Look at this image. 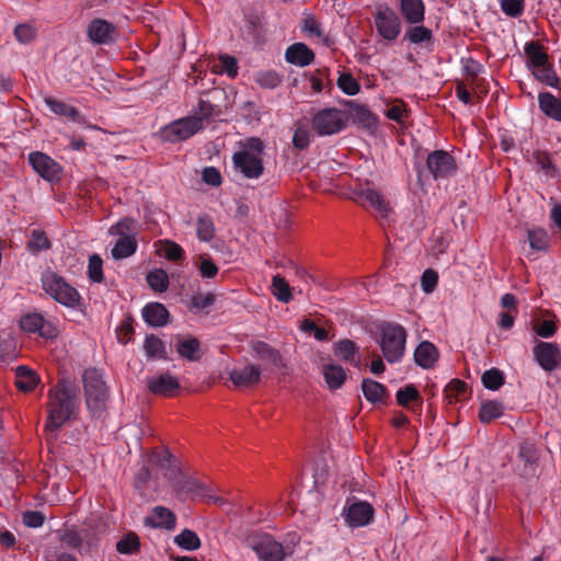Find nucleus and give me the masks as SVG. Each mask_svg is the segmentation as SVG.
Listing matches in <instances>:
<instances>
[{"mask_svg": "<svg viewBox=\"0 0 561 561\" xmlns=\"http://www.w3.org/2000/svg\"><path fill=\"white\" fill-rule=\"evenodd\" d=\"M46 403L45 430L59 431L65 424L78 417L80 410L79 388L70 379L62 378L49 389Z\"/></svg>", "mask_w": 561, "mask_h": 561, "instance_id": "1", "label": "nucleus"}, {"mask_svg": "<svg viewBox=\"0 0 561 561\" xmlns=\"http://www.w3.org/2000/svg\"><path fill=\"white\" fill-rule=\"evenodd\" d=\"M407 341L405 329L397 323L386 322L380 327L379 345L388 363L401 360Z\"/></svg>", "mask_w": 561, "mask_h": 561, "instance_id": "2", "label": "nucleus"}, {"mask_svg": "<svg viewBox=\"0 0 561 561\" xmlns=\"http://www.w3.org/2000/svg\"><path fill=\"white\" fill-rule=\"evenodd\" d=\"M82 382L88 409L93 413L102 412L108 399V389L101 371L96 368L85 369Z\"/></svg>", "mask_w": 561, "mask_h": 561, "instance_id": "3", "label": "nucleus"}, {"mask_svg": "<svg viewBox=\"0 0 561 561\" xmlns=\"http://www.w3.org/2000/svg\"><path fill=\"white\" fill-rule=\"evenodd\" d=\"M42 286L45 293L57 302L72 309L80 306L79 291L60 275L54 272L45 273L42 276Z\"/></svg>", "mask_w": 561, "mask_h": 561, "instance_id": "4", "label": "nucleus"}, {"mask_svg": "<svg viewBox=\"0 0 561 561\" xmlns=\"http://www.w3.org/2000/svg\"><path fill=\"white\" fill-rule=\"evenodd\" d=\"M348 116L342 110L329 107L318 111L311 121L312 129L319 136L339 134L346 128Z\"/></svg>", "mask_w": 561, "mask_h": 561, "instance_id": "5", "label": "nucleus"}, {"mask_svg": "<svg viewBox=\"0 0 561 561\" xmlns=\"http://www.w3.org/2000/svg\"><path fill=\"white\" fill-rule=\"evenodd\" d=\"M245 543L256 553L260 561H283L285 559L283 545L270 534H252L247 537Z\"/></svg>", "mask_w": 561, "mask_h": 561, "instance_id": "6", "label": "nucleus"}, {"mask_svg": "<svg viewBox=\"0 0 561 561\" xmlns=\"http://www.w3.org/2000/svg\"><path fill=\"white\" fill-rule=\"evenodd\" d=\"M203 127L201 118L187 116L176 119L160 130L163 141L176 144L194 136Z\"/></svg>", "mask_w": 561, "mask_h": 561, "instance_id": "7", "label": "nucleus"}, {"mask_svg": "<svg viewBox=\"0 0 561 561\" xmlns=\"http://www.w3.org/2000/svg\"><path fill=\"white\" fill-rule=\"evenodd\" d=\"M457 170L455 158L446 150H434L426 158V171L435 181L448 180L456 175Z\"/></svg>", "mask_w": 561, "mask_h": 561, "instance_id": "8", "label": "nucleus"}, {"mask_svg": "<svg viewBox=\"0 0 561 561\" xmlns=\"http://www.w3.org/2000/svg\"><path fill=\"white\" fill-rule=\"evenodd\" d=\"M539 461V449L529 440H523L518 445L514 472L520 478L531 479L536 476Z\"/></svg>", "mask_w": 561, "mask_h": 561, "instance_id": "9", "label": "nucleus"}, {"mask_svg": "<svg viewBox=\"0 0 561 561\" xmlns=\"http://www.w3.org/2000/svg\"><path fill=\"white\" fill-rule=\"evenodd\" d=\"M374 22L378 34L388 42H393L401 33L402 23L393 9L383 4L374 13Z\"/></svg>", "mask_w": 561, "mask_h": 561, "instance_id": "10", "label": "nucleus"}, {"mask_svg": "<svg viewBox=\"0 0 561 561\" xmlns=\"http://www.w3.org/2000/svg\"><path fill=\"white\" fill-rule=\"evenodd\" d=\"M20 329L28 335L51 340L58 335L57 327L37 311L26 312L19 320Z\"/></svg>", "mask_w": 561, "mask_h": 561, "instance_id": "11", "label": "nucleus"}, {"mask_svg": "<svg viewBox=\"0 0 561 561\" xmlns=\"http://www.w3.org/2000/svg\"><path fill=\"white\" fill-rule=\"evenodd\" d=\"M348 527L357 528L369 525L375 515L374 507L365 501H347L342 513Z\"/></svg>", "mask_w": 561, "mask_h": 561, "instance_id": "12", "label": "nucleus"}, {"mask_svg": "<svg viewBox=\"0 0 561 561\" xmlns=\"http://www.w3.org/2000/svg\"><path fill=\"white\" fill-rule=\"evenodd\" d=\"M28 163L33 170L48 182H57L61 178L60 165L46 153L34 151L28 154Z\"/></svg>", "mask_w": 561, "mask_h": 561, "instance_id": "13", "label": "nucleus"}, {"mask_svg": "<svg viewBox=\"0 0 561 561\" xmlns=\"http://www.w3.org/2000/svg\"><path fill=\"white\" fill-rule=\"evenodd\" d=\"M533 353L538 365L546 371H552L561 365V351L556 343L538 342Z\"/></svg>", "mask_w": 561, "mask_h": 561, "instance_id": "14", "label": "nucleus"}, {"mask_svg": "<svg viewBox=\"0 0 561 561\" xmlns=\"http://www.w3.org/2000/svg\"><path fill=\"white\" fill-rule=\"evenodd\" d=\"M236 170L248 179H257L264 172L262 158L248 151H237L232 157Z\"/></svg>", "mask_w": 561, "mask_h": 561, "instance_id": "15", "label": "nucleus"}, {"mask_svg": "<svg viewBox=\"0 0 561 561\" xmlns=\"http://www.w3.org/2000/svg\"><path fill=\"white\" fill-rule=\"evenodd\" d=\"M87 35L93 44L111 45L115 42L116 27L106 20L94 19L87 27Z\"/></svg>", "mask_w": 561, "mask_h": 561, "instance_id": "16", "label": "nucleus"}, {"mask_svg": "<svg viewBox=\"0 0 561 561\" xmlns=\"http://www.w3.org/2000/svg\"><path fill=\"white\" fill-rule=\"evenodd\" d=\"M262 370L257 365H247L242 368H234L229 377L237 388H251L261 380Z\"/></svg>", "mask_w": 561, "mask_h": 561, "instance_id": "17", "label": "nucleus"}, {"mask_svg": "<svg viewBox=\"0 0 561 561\" xmlns=\"http://www.w3.org/2000/svg\"><path fill=\"white\" fill-rule=\"evenodd\" d=\"M165 476L172 482V486L179 495H197L205 489L201 481L183 477L175 469H170Z\"/></svg>", "mask_w": 561, "mask_h": 561, "instance_id": "18", "label": "nucleus"}, {"mask_svg": "<svg viewBox=\"0 0 561 561\" xmlns=\"http://www.w3.org/2000/svg\"><path fill=\"white\" fill-rule=\"evenodd\" d=\"M399 12L408 24H421L425 20L423 0H399Z\"/></svg>", "mask_w": 561, "mask_h": 561, "instance_id": "19", "label": "nucleus"}, {"mask_svg": "<svg viewBox=\"0 0 561 561\" xmlns=\"http://www.w3.org/2000/svg\"><path fill=\"white\" fill-rule=\"evenodd\" d=\"M149 390L162 397H173L180 389V383L176 378L170 374H162L158 377L150 378L148 380Z\"/></svg>", "mask_w": 561, "mask_h": 561, "instance_id": "20", "label": "nucleus"}, {"mask_svg": "<svg viewBox=\"0 0 561 561\" xmlns=\"http://www.w3.org/2000/svg\"><path fill=\"white\" fill-rule=\"evenodd\" d=\"M404 41L414 44V45H423L428 50H432L434 45V35L431 28L421 24H410L407 28Z\"/></svg>", "mask_w": 561, "mask_h": 561, "instance_id": "21", "label": "nucleus"}, {"mask_svg": "<svg viewBox=\"0 0 561 561\" xmlns=\"http://www.w3.org/2000/svg\"><path fill=\"white\" fill-rule=\"evenodd\" d=\"M285 59L288 64L306 67L314 60V53L304 43H295L287 47Z\"/></svg>", "mask_w": 561, "mask_h": 561, "instance_id": "22", "label": "nucleus"}, {"mask_svg": "<svg viewBox=\"0 0 561 561\" xmlns=\"http://www.w3.org/2000/svg\"><path fill=\"white\" fill-rule=\"evenodd\" d=\"M141 313L145 322L153 328L164 327L170 318L168 309L160 302L147 304Z\"/></svg>", "mask_w": 561, "mask_h": 561, "instance_id": "23", "label": "nucleus"}, {"mask_svg": "<svg viewBox=\"0 0 561 561\" xmlns=\"http://www.w3.org/2000/svg\"><path fill=\"white\" fill-rule=\"evenodd\" d=\"M356 201L363 206H370L381 217H386L389 211L388 203L385 201L382 195L373 188L360 191L357 194Z\"/></svg>", "mask_w": 561, "mask_h": 561, "instance_id": "24", "label": "nucleus"}, {"mask_svg": "<svg viewBox=\"0 0 561 561\" xmlns=\"http://www.w3.org/2000/svg\"><path fill=\"white\" fill-rule=\"evenodd\" d=\"M539 110L550 119L561 123V99L545 91L538 94Z\"/></svg>", "mask_w": 561, "mask_h": 561, "instance_id": "25", "label": "nucleus"}, {"mask_svg": "<svg viewBox=\"0 0 561 561\" xmlns=\"http://www.w3.org/2000/svg\"><path fill=\"white\" fill-rule=\"evenodd\" d=\"M524 51L527 56L526 67L531 71L549 62V56L539 42H527Z\"/></svg>", "mask_w": 561, "mask_h": 561, "instance_id": "26", "label": "nucleus"}, {"mask_svg": "<svg viewBox=\"0 0 561 561\" xmlns=\"http://www.w3.org/2000/svg\"><path fill=\"white\" fill-rule=\"evenodd\" d=\"M252 351L254 356L265 362L266 365L275 368L282 367L284 365L280 353L263 341L253 342Z\"/></svg>", "mask_w": 561, "mask_h": 561, "instance_id": "27", "label": "nucleus"}, {"mask_svg": "<svg viewBox=\"0 0 561 561\" xmlns=\"http://www.w3.org/2000/svg\"><path fill=\"white\" fill-rule=\"evenodd\" d=\"M175 524V514L163 506L153 507L152 514L146 518V525L154 528L173 529Z\"/></svg>", "mask_w": 561, "mask_h": 561, "instance_id": "28", "label": "nucleus"}, {"mask_svg": "<svg viewBox=\"0 0 561 561\" xmlns=\"http://www.w3.org/2000/svg\"><path fill=\"white\" fill-rule=\"evenodd\" d=\"M438 359V351L436 346L428 342H421L414 351V360L422 368L428 369Z\"/></svg>", "mask_w": 561, "mask_h": 561, "instance_id": "29", "label": "nucleus"}, {"mask_svg": "<svg viewBox=\"0 0 561 561\" xmlns=\"http://www.w3.org/2000/svg\"><path fill=\"white\" fill-rule=\"evenodd\" d=\"M138 241L135 236L118 237L111 250L114 260L127 259L136 253Z\"/></svg>", "mask_w": 561, "mask_h": 561, "instance_id": "30", "label": "nucleus"}, {"mask_svg": "<svg viewBox=\"0 0 561 561\" xmlns=\"http://www.w3.org/2000/svg\"><path fill=\"white\" fill-rule=\"evenodd\" d=\"M535 170L542 173L546 179H556L560 172L552 161V158L547 151H535L533 154Z\"/></svg>", "mask_w": 561, "mask_h": 561, "instance_id": "31", "label": "nucleus"}, {"mask_svg": "<svg viewBox=\"0 0 561 561\" xmlns=\"http://www.w3.org/2000/svg\"><path fill=\"white\" fill-rule=\"evenodd\" d=\"M176 352L190 362H197L203 356L201 342L192 336L180 340L176 343Z\"/></svg>", "mask_w": 561, "mask_h": 561, "instance_id": "32", "label": "nucleus"}, {"mask_svg": "<svg viewBox=\"0 0 561 561\" xmlns=\"http://www.w3.org/2000/svg\"><path fill=\"white\" fill-rule=\"evenodd\" d=\"M144 351L151 360L168 359L165 343L154 334L146 335Z\"/></svg>", "mask_w": 561, "mask_h": 561, "instance_id": "33", "label": "nucleus"}, {"mask_svg": "<svg viewBox=\"0 0 561 561\" xmlns=\"http://www.w3.org/2000/svg\"><path fill=\"white\" fill-rule=\"evenodd\" d=\"M39 381L36 373L26 366H19L15 370V386L19 390L30 392L35 389Z\"/></svg>", "mask_w": 561, "mask_h": 561, "instance_id": "34", "label": "nucleus"}, {"mask_svg": "<svg viewBox=\"0 0 561 561\" xmlns=\"http://www.w3.org/2000/svg\"><path fill=\"white\" fill-rule=\"evenodd\" d=\"M323 377L330 390L340 389L346 380L344 368L336 364H328L323 366Z\"/></svg>", "mask_w": 561, "mask_h": 561, "instance_id": "35", "label": "nucleus"}, {"mask_svg": "<svg viewBox=\"0 0 561 561\" xmlns=\"http://www.w3.org/2000/svg\"><path fill=\"white\" fill-rule=\"evenodd\" d=\"M531 73L535 79L542 84L561 90V81L550 62H547L545 66L533 70Z\"/></svg>", "mask_w": 561, "mask_h": 561, "instance_id": "36", "label": "nucleus"}, {"mask_svg": "<svg viewBox=\"0 0 561 561\" xmlns=\"http://www.w3.org/2000/svg\"><path fill=\"white\" fill-rule=\"evenodd\" d=\"M45 103L48 108L58 116L67 117L72 122H77L80 117V113L75 106L69 105L62 101L56 100L54 98H46Z\"/></svg>", "mask_w": 561, "mask_h": 561, "instance_id": "37", "label": "nucleus"}, {"mask_svg": "<svg viewBox=\"0 0 561 561\" xmlns=\"http://www.w3.org/2000/svg\"><path fill=\"white\" fill-rule=\"evenodd\" d=\"M362 390L366 400L371 403L381 402L387 392V388L382 383L371 379L363 380Z\"/></svg>", "mask_w": 561, "mask_h": 561, "instance_id": "38", "label": "nucleus"}, {"mask_svg": "<svg viewBox=\"0 0 561 561\" xmlns=\"http://www.w3.org/2000/svg\"><path fill=\"white\" fill-rule=\"evenodd\" d=\"M51 242L47 238L45 231L34 229L31 232V238L26 243V249L33 255H37L42 251L50 249Z\"/></svg>", "mask_w": 561, "mask_h": 561, "instance_id": "39", "label": "nucleus"}, {"mask_svg": "<svg viewBox=\"0 0 561 561\" xmlns=\"http://www.w3.org/2000/svg\"><path fill=\"white\" fill-rule=\"evenodd\" d=\"M504 405L500 401L483 402L479 410V420L486 424L503 415Z\"/></svg>", "mask_w": 561, "mask_h": 561, "instance_id": "40", "label": "nucleus"}, {"mask_svg": "<svg viewBox=\"0 0 561 561\" xmlns=\"http://www.w3.org/2000/svg\"><path fill=\"white\" fill-rule=\"evenodd\" d=\"M530 247L537 251H546L550 247V238L545 228L535 227L527 231Z\"/></svg>", "mask_w": 561, "mask_h": 561, "instance_id": "41", "label": "nucleus"}, {"mask_svg": "<svg viewBox=\"0 0 561 561\" xmlns=\"http://www.w3.org/2000/svg\"><path fill=\"white\" fill-rule=\"evenodd\" d=\"M396 399L398 404L404 408H408L412 402H417L420 405L423 403L419 390L412 383L401 387L396 393Z\"/></svg>", "mask_w": 561, "mask_h": 561, "instance_id": "42", "label": "nucleus"}, {"mask_svg": "<svg viewBox=\"0 0 561 561\" xmlns=\"http://www.w3.org/2000/svg\"><path fill=\"white\" fill-rule=\"evenodd\" d=\"M357 353V346L356 344L348 340H340L336 342L334 347V354L343 359L344 362H348L351 364L357 365V362L355 360V355Z\"/></svg>", "mask_w": 561, "mask_h": 561, "instance_id": "43", "label": "nucleus"}, {"mask_svg": "<svg viewBox=\"0 0 561 561\" xmlns=\"http://www.w3.org/2000/svg\"><path fill=\"white\" fill-rule=\"evenodd\" d=\"M196 234L198 240L209 242L215 237V225L210 216L203 215L196 221Z\"/></svg>", "mask_w": 561, "mask_h": 561, "instance_id": "44", "label": "nucleus"}, {"mask_svg": "<svg viewBox=\"0 0 561 561\" xmlns=\"http://www.w3.org/2000/svg\"><path fill=\"white\" fill-rule=\"evenodd\" d=\"M147 283L157 293H164L169 287V276L162 268H156L147 274Z\"/></svg>", "mask_w": 561, "mask_h": 561, "instance_id": "45", "label": "nucleus"}, {"mask_svg": "<svg viewBox=\"0 0 561 561\" xmlns=\"http://www.w3.org/2000/svg\"><path fill=\"white\" fill-rule=\"evenodd\" d=\"M273 295L280 302H289L293 299L291 288L284 277L275 275L272 278Z\"/></svg>", "mask_w": 561, "mask_h": 561, "instance_id": "46", "label": "nucleus"}, {"mask_svg": "<svg viewBox=\"0 0 561 561\" xmlns=\"http://www.w3.org/2000/svg\"><path fill=\"white\" fill-rule=\"evenodd\" d=\"M174 542L182 549L187 551L197 550L201 547V539L197 534L191 529H183L175 536Z\"/></svg>", "mask_w": 561, "mask_h": 561, "instance_id": "47", "label": "nucleus"}, {"mask_svg": "<svg viewBox=\"0 0 561 561\" xmlns=\"http://www.w3.org/2000/svg\"><path fill=\"white\" fill-rule=\"evenodd\" d=\"M445 397L448 399L449 403L455 401H461L466 398L468 392V385L460 379H453L445 387Z\"/></svg>", "mask_w": 561, "mask_h": 561, "instance_id": "48", "label": "nucleus"}, {"mask_svg": "<svg viewBox=\"0 0 561 561\" xmlns=\"http://www.w3.org/2000/svg\"><path fill=\"white\" fill-rule=\"evenodd\" d=\"M481 381L484 388L495 391L504 385L505 376L502 370L493 367L483 373Z\"/></svg>", "mask_w": 561, "mask_h": 561, "instance_id": "49", "label": "nucleus"}, {"mask_svg": "<svg viewBox=\"0 0 561 561\" xmlns=\"http://www.w3.org/2000/svg\"><path fill=\"white\" fill-rule=\"evenodd\" d=\"M140 549L139 537L135 533L124 535L116 543V550L122 554H134Z\"/></svg>", "mask_w": 561, "mask_h": 561, "instance_id": "50", "label": "nucleus"}, {"mask_svg": "<svg viewBox=\"0 0 561 561\" xmlns=\"http://www.w3.org/2000/svg\"><path fill=\"white\" fill-rule=\"evenodd\" d=\"M254 81L263 89H275L283 82V77L275 70L259 71Z\"/></svg>", "mask_w": 561, "mask_h": 561, "instance_id": "51", "label": "nucleus"}, {"mask_svg": "<svg viewBox=\"0 0 561 561\" xmlns=\"http://www.w3.org/2000/svg\"><path fill=\"white\" fill-rule=\"evenodd\" d=\"M88 277L93 283H102L104 279L103 260L96 253L89 256Z\"/></svg>", "mask_w": 561, "mask_h": 561, "instance_id": "52", "label": "nucleus"}, {"mask_svg": "<svg viewBox=\"0 0 561 561\" xmlns=\"http://www.w3.org/2000/svg\"><path fill=\"white\" fill-rule=\"evenodd\" d=\"M484 70V67L477 60L469 59L465 65V71L468 76L470 84L480 89L482 87L483 79H480L479 76Z\"/></svg>", "mask_w": 561, "mask_h": 561, "instance_id": "53", "label": "nucleus"}, {"mask_svg": "<svg viewBox=\"0 0 561 561\" xmlns=\"http://www.w3.org/2000/svg\"><path fill=\"white\" fill-rule=\"evenodd\" d=\"M351 110L354 113L355 118L364 126L370 127L375 125L376 118L366 105L351 102Z\"/></svg>", "mask_w": 561, "mask_h": 561, "instance_id": "54", "label": "nucleus"}, {"mask_svg": "<svg viewBox=\"0 0 561 561\" xmlns=\"http://www.w3.org/2000/svg\"><path fill=\"white\" fill-rule=\"evenodd\" d=\"M111 234L118 237L135 236L136 237V221L133 218H123L110 228Z\"/></svg>", "mask_w": 561, "mask_h": 561, "instance_id": "55", "label": "nucleus"}, {"mask_svg": "<svg viewBox=\"0 0 561 561\" xmlns=\"http://www.w3.org/2000/svg\"><path fill=\"white\" fill-rule=\"evenodd\" d=\"M336 84L339 89L347 95H355L360 90L359 83L351 73H341Z\"/></svg>", "mask_w": 561, "mask_h": 561, "instance_id": "56", "label": "nucleus"}, {"mask_svg": "<svg viewBox=\"0 0 561 561\" xmlns=\"http://www.w3.org/2000/svg\"><path fill=\"white\" fill-rule=\"evenodd\" d=\"M503 13L511 18H518L525 10V0H497Z\"/></svg>", "mask_w": 561, "mask_h": 561, "instance_id": "57", "label": "nucleus"}, {"mask_svg": "<svg viewBox=\"0 0 561 561\" xmlns=\"http://www.w3.org/2000/svg\"><path fill=\"white\" fill-rule=\"evenodd\" d=\"M14 36L19 43L30 44L36 36V28L27 23L18 24L14 27Z\"/></svg>", "mask_w": 561, "mask_h": 561, "instance_id": "58", "label": "nucleus"}, {"mask_svg": "<svg viewBox=\"0 0 561 561\" xmlns=\"http://www.w3.org/2000/svg\"><path fill=\"white\" fill-rule=\"evenodd\" d=\"M198 272L203 278H214L218 274V266L215 262L206 254L199 256Z\"/></svg>", "mask_w": 561, "mask_h": 561, "instance_id": "59", "label": "nucleus"}, {"mask_svg": "<svg viewBox=\"0 0 561 561\" xmlns=\"http://www.w3.org/2000/svg\"><path fill=\"white\" fill-rule=\"evenodd\" d=\"M134 319L126 317L116 329V336L119 343L127 344L134 335Z\"/></svg>", "mask_w": 561, "mask_h": 561, "instance_id": "60", "label": "nucleus"}, {"mask_svg": "<svg viewBox=\"0 0 561 561\" xmlns=\"http://www.w3.org/2000/svg\"><path fill=\"white\" fill-rule=\"evenodd\" d=\"M163 253L165 259L170 261H181L184 259L185 254L183 248L171 240L163 241Z\"/></svg>", "mask_w": 561, "mask_h": 561, "instance_id": "61", "label": "nucleus"}, {"mask_svg": "<svg viewBox=\"0 0 561 561\" xmlns=\"http://www.w3.org/2000/svg\"><path fill=\"white\" fill-rule=\"evenodd\" d=\"M216 296L211 293L195 294L191 299V307L196 310H204L214 305Z\"/></svg>", "mask_w": 561, "mask_h": 561, "instance_id": "62", "label": "nucleus"}, {"mask_svg": "<svg viewBox=\"0 0 561 561\" xmlns=\"http://www.w3.org/2000/svg\"><path fill=\"white\" fill-rule=\"evenodd\" d=\"M293 145L299 150H304L310 145V133L306 127L298 126L293 136Z\"/></svg>", "mask_w": 561, "mask_h": 561, "instance_id": "63", "label": "nucleus"}, {"mask_svg": "<svg viewBox=\"0 0 561 561\" xmlns=\"http://www.w3.org/2000/svg\"><path fill=\"white\" fill-rule=\"evenodd\" d=\"M438 283V274L434 270H426L421 277V286L424 293L431 294Z\"/></svg>", "mask_w": 561, "mask_h": 561, "instance_id": "64", "label": "nucleus"}]
</instances>
